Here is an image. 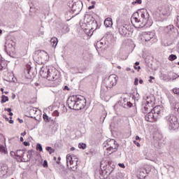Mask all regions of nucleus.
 Wrapping results in <instances>:
<instances>
[{"label": "nucleus", "mask_w": 179, "mask_h": 179, "mask_svg": "<svg viewBox=\"0 0 179 179\" xmlns=\"http://www.w3.org/2000/svg\"><path fill=\"white\" fill-rule=\"evenodd\" d=\"M131 22L134 27H149L152 24L149 20V13L145 9L138 10L131 17Z\"/></svg>", "instance_id": "1"}, {"label": "nucleus", "mask_w": 179, "mask_h": 179, "mask_svg": "<svg viewBox=\"0 0 179 179\" xmlns=\"http://www.w3.org/2000/svg\"><path fill=\"white\" fill-rule=\"evenodd\" d=\"M67 104L69 108L71 110H79L85 108L86 106V100L82 96L73 95L69 97Z\"/></svg>", "instance_id": "2"}, {"label": "nucleus", "mask_w": 179, "mask_h": 179, "mask_svg": "<svg viewBox=\"0 0 179 179\" xmlns=\"http://www.w3.org/2000/svg\"><path fill=\"white\" fill-rule=\"evenodd\" d=\"M40 73L43 78L46 76L48 80H57L59 78L58 70L54 67H43Z\"/></svg>", "instance_id": "3"}, {"label": "nucleus", "mask_w": 179, "mask_h": 179, "mask_svg": "<svg viewBox=\"0 0 179 179\" xmlns=\"http://www.w3.org/2000/svg\"><path fill=\"white\" fill-rule=\"evenodd\" d=\"M166 121L169 129H178V120L177 119V117L174 116V115L166 116Z\"/></svg>", "instance_id": "4"}, {"label": "nucleus", "mask_w": 179, "mask_h": 179, "mask_svg": "<svg viewBox=\"0 0 179 179\" xmlns=\"http://www.w3.org/2000/svg\"><path fill=\"white\" fill-rule=\"evenodd\" d=\"M153 106H155V102L152 101L150 96H147L146 99L143 102V113H149L153 110Z\"/></svg>", "instance_id": "5"}, {"label": "nucleus", "mask_w": 179, "mask_h": 179, "mask_svg": "<svg viewBox=\"0 0 179 179\" xmlns=\"http://www.w3.org/2000/svg\"><path fill=\"white\" fill-rule=\"evenodd\" d=\"M67 166L70 167V169H75L76 166H78V158L76 157L71 155L68 154L66 157Z\"/></svg>", "instance_id": "6"}, {"label": "nucleus", "mask_w": 179, "mask_h": 179, "mask_svg": "<svg viewBox=\"0 0 179 179\" xmlns=\"http://www.w3.org/2000/svg\"><path fill=\"white\" fill-rule=\"evenodd\" d=\"M117 80H118V77L117 75L112 74L108 77V83L106 84V87L111 88L117 85Z\"/></svg>", "instance_id": "7"}, {"label": "nucleus", "mask_w": 179, "mask_h": 179, "mask_svg": "<svg viewBox=\"0 0 179 179\" xmlns=\"http://www.w3.org/2000/svg\"><path fill=\"white\" fill-rule=\"evenodd\" d=\"M105 148H109L115 152L118 149V143H117V141L114 139L107 140Z\"/></svg>", "instance_id": "8"}, {"label": "nucleus", "mask_w": 179, "mask_h": 179, "mask_svg": "<svg viewBox=\"0 0 179 179\" xmlns=\"http://www.w3.org/2000/svg\"><path fill=\"white\" fill-rule=\"evenodd\" d=\"M145 120L148 122H156L157 121V115H155L152 111H150L145 115Z\"/></svg>", "instance_id": "9"}, {"label": "nucleus", "mask_w": 179, "mask_h": 179, "mask_svg": "<svg viewBox=\"0 0 179 179\" xmlns=\"http://www.w3.org/2000/svg\"><path fill=\"white\" fill-rule=\"evenodd\" d=\"M141 38L142 41H150V40L153 38V34L150 32H143L141 36Z\"/></svg>", "instance_id": "10"}, {"label": "nucleus", "mask_w": 179, "mask_h": 179, "mask_svg": "<svg viewBox=\"0 0 179 179\" xmlns=\"http://www.w3.org/2000/svg\"><path fill=\"white\" fill-rule=\"evenodd\" d=\"M8 174V166L6 164H0V177H3Z\"/></svg>", "instance_id": "11"}, {"label": "nucleus", "mask_w": 179, "mask_h": 179, "mask_svg": "<svg viewBox=\"0 0 179 179\" xmlns=\"http://www.w3.org/2000/svg\"><path fill=\"white\" fill-rule=\"evenodd\" d=\"M85 22H86V23H89L90 24V23H95V24H97V22L94 20L93 15L89 14L85 15Z\"/></svg>", "instance_id": "12"}, {"label": "nucleus", "mask_w": 179, "mask_h": 179, "mask_svg": "<svg viewBox=\"0 0 179 179\" xmlns=\"http://www.w3.org/2000/svg\"><path fill=\"white\" fill-rule=\"evenodd\" d=\"M162 106H157L154 107L151 111L157 117V115H159L160 113H162Z\"/></svg>", "instance_id": "13"}, {"label": "nucleus", "mask_w": 179, "mask_h": 179, "mask_svg": "<svg viewBox=\"0 0 179 179\" xmlns=\"http://www.w3.org/2000/svg\"><path fill=\"white\" fill-rule=\"evenodd\" d=\"M119 33L120 34H121V36H127V33H128V30H127V28H125V27L124 26H120L119 27Z\"/></svg>", "instance_id": "14"}, {"label": "nucleus", "mask_w": 179, "mask_h": 179, "mask_svg": "<svg viewBox=\"0 0 179 179\" xmlns=\"http://www.w3.org/2000/svg\"><path fill=\"white\" fill-rule=\"evenodd\" d=\"M104 24L106 27H111L113 26V19L108 17L104 21Z\"/></svg>", "instance_id": "15"}, {"label": "nucleus", "mask_w": 179, "mask_h": 179, "mask_svg": "<svg viewBox=\"0 0 179 179\" xmlns=\"http://www.w3.org/2000/svg\"><path fill=\"white\" fill-rule=\"evenodd\" d=\"M106 150L104 151V155L105 156H110V155H112V153H114L115 150H114L112 148H110V147H106Z\"/></svg>", "instance_id": "16"}, {"label": "nucleus", "mask_w": 179, "mask_h": 179, "mask_svg": "<svg viewBox=\"0 0 179 179\" xmlns=\"http://www.w3.org/2000/svg\"><path fill=\"white\" fill-rule=\"evenodd\" d=\"M50 44L52 47H57V45L58 44V38L56 37H53L50 40Z\"/></svg>", "instance_id": "17"}, {"label": "nucleus", "mask_w": 179, "mask_h": 179, "mask_svg": "<svg viewBox=\"0 0 179 179\" xmlns=\"http://www.w3.org/2000/svg\"><path fill=\"white\" fill-rule=\"evenodd\" d=\"M7 64L6 61H0V71H2V69H5L6 68Z\"/></svg>", "instance_id": "18"}, {"label": "nucleus", "mask_w": 179, "mask_h": 179, "mask_svg": "<svg viewBox=\"0 0 179 179\" xmlns=\"http://www.w3.org/2000/svg\"><path fill=\"white\" fill-rule=\"evenodd\" d=\"M6 101H9V98L7 96L2 95L1 96V104H3V103H6Z\"/></svg>", "instance_id": "19"}, {"label": "nucleus", "mask_w": 179, "mask_h": 179, "mask_svg": "<svg viewBox=\"0 0 179 179\" xmlns=\"http://www.w3.org/2000/svg\"><path fill=\"white\" fill-rule=\"evenodd\" d=\"M15 155L17 157H23V150H18L15 152Z\"/></svg>", "instance_id": "20"}, {"label": "nucleus", "mask_w": 179, "mask_h": 179, "mask_svg": "<svg viewBox=\"0 0 179 179\" xmlns=\"http://www.w3.org/2000/svg\"><path fill=\"white\" fill-rule=\"evenodd\" d=\"M0 153H3L4 155H6V153H8L6 148H5L3 145H0Z\"/></svg>", "instance_id": "21"}, {"label": "nucleus", "mask_w": 179, "mask_h": 179, "mask_svg": "<svg viewBox=\"0 0 179 179\" xmlns=\"http://www.w3.org/2000/svg\"><path fill=\"white\" fill-rule=\"evenodd\" d=\"M175 59H177V55H171L169 57V61H175Z\"/></svg>", "instance_id": "22"}, {"label": "nucleus", "mask_w": 179, "mask_h": 179, "mask_svg": "<svg viewBox=\"0 0 179 179\" xmlns=\"http://www.w3.org/2000/svg\"><path fill=\"white\" fill-rule=\"evenodd\" d=\"M78 148H79V149L85 150L87 148V146H86V144L81 143L78 144Z\"/></svg>", "instance_id": "23"}, {"label": "nucleus", "mask_w": 179, "mask_h": 179, "mask_svg": "<svg viewBox=\"0 0 179 179\" xmlns=\"http://www.w3.org/2000/svg\"><path fill=\"white\" fill-rule=\"evenodd\" d=\"M36 150H39V152H43V147L41 146V144L36 145Z\"/></svg>", "instance_id": "24"}, {"label": "nucleus", "mask_w": 179, "mask_h": 179, "mask_svg": "<svg viewBox=\"0 0 179 179\" xmlns=\"http://www.w3.org/2000/svg\"><path fill=\"white\" fill-rule=\"evenodd\" d=\"M139 62H136L135 63L134 69H137V71H139L141 69V66L139 65ZM138 66V67H137Z\"/></svg>", "instance_id": "25"}, {"label": "nucleus", "mask_w": 179, "mask_h": 179, "mask_svg": "<svg viewBox=\"0 0 179 179\" xmlns=\"http://www.w3.org/2000/svg\"><path fill=\"white\" fill-rule=\"evenodd\" d=\"M136 3H138V5H141L142 3V0H135V1L132 2L133 5H136Z\"/></svg>", "instance_id": "26"}, {"label": "nucleus", "mask_w": 179, "mask_h": 179, "mask_svg": "<svg viewBox=\"0 0 179 179\" xmlns=\"http://www.w3.org/2000/svg\"><path fill=\"white\" fill-rule=\"evenodd\" d=\"M173 92L174 94H178V96L179 95V88H174L173 90Z\"/></svg>", "instance_id": "27"}, {"label": "nucleus", "mask_w": 179, "mask_h": 179, "mask_svg": "<svg viewBox=\"0 0 179 179\" xmlns=\"http://www.w3.org/2000/svg\"><path fill=\"white\" fill-rule=\"evenodd\" d=\"M53 115H54L55 117H59V112H58V110H55V111L53 112Z\"/></svg>", "instance_id": "28"}, {"label": "nucleus", "mask_w": 179, "mask_h": 179, "mask_svg": "<svg viewBox=\"0 0 179 179\" xmlns=\"http://www.w3.org/2000/svg\"><path fill=\"white\" fill-rule=\"evenodd\" d=\"M134 145H136V146H137L138 148H141V144L137 142L136 141H134Z\"/></svg>", "instance_id": "29"}, {"label": "nucleus", "mask_w": 179, "mask_h": 179, "mask_svg": "<svg viewBox=\"0 0 179 179\" xmlns=\"http://www.w3.org/2000/svg\"><path fill=\"white\" fill-rule=\"evenodd\" d=\"M43 167H48V162H47V160L43 162Z\"/></svg>", "instance_id": "30"}, {"label": "nucleus", "mask_w": 179, "mask_h": 179, "mask_svg": "<svg viewBox=\"0 0 179 179\" xmlns=\"http://www.w3.org/2000/svg\"><path fill=\"white\" fill-rule=\"evenodd\" d=\"M23 144L24 145V146H30V143L27 142V141H24L23 143Z\"/></svg>", "instance_id": "31"}, {"label": "nucleus", "mask_w": 179, "mask_h": 179, "mask_svg": "<svg viewBox=\"0 0 179 179\" xmlns=\"http://www.w3.org/2000/svg\"><path fill=\"white\" fill-rule=\"evenodd\" d=\"M138 82H139V80H138V78H135L134 85H135L136 86H138Z\"/></svg>", "instance_id": "32"}, {"label": "nucleus", "mask_w": 179, "mask_h": 179, "mask_svg": "<svg viewBox=\"0 0 179 179\" xmlns=\"http://www.w3.org/2000/svg\"><path fill=\"white\" fill-rule=\"evenodd\" d=\"M4 111H8V113H10V111H12V109H10V108H5Z\"/></svg>", "instance_id": "33"}, {"label": "nucleus", "mask_w": 179, "mask_h": 179, "mask_svg": "<svg viewBox=\"0 0 179 179\" xmlns=\"http://www.w3.org/2000/svg\"><path fill=\"white\" fill-rule=\"evenodd\" d=\"M119 166L122 167V169H125V165L124 164H119Z\"/></svg>", "instance_id": "34"}, {"label": "nucleus", "mask_w": 179, "mask_h": 179, "mask_svg": "<svg viewBox=\"0 0 179 179\" xmlns=\"http://www.w3.org/2000/svg\"><path fill=\"white\" fill-rule=\"evenodd\" d=\"M5 47H6V48H10V46H9V42L7 41V42L6 43Z\"/></svg>", "instance_id": "35"}, {"label": "nucleus", "mask_w": 179, "mask_h": 179, "mask_svg": "<svg viewBox=\"0 0 179 179\" xmlns=\"http://www.w3.org/2000/svg\"><path fill=\"white\" fill-rule=\"evenodd\" d=\"M136 141H139V142H141V138L138 136H136Z\"/></svg>", "instance_id": "36"}, {"label": "nucleus", "mask_w": 179, "mask_h": 179, "mask_svg": "<svg viewBox=\"0 0 179 179\" xmlns=\"http://www.w3.org/2000/svg\"><path fill=\"white\" fill-rule=\"evenodd\" d=\"M10 120H8L9 121V124H13V120H12V116L11 117H10Z\"/></svg>", "instance_id": "37"}, {"label": "nucleus", "mask_w": 179, "mask_h": 179, "mask_svg": "<svg viewBox=\"0 0 179 179\" xmlns=\"http://www.w3.org/2000/svg\"><path fill=\"white\" fill-rule=\"evenodd\" d=\"M152 79H155V77L150 76L149 82H150V83H152Z\"/></svg>", "instance_id": "38"}, {"label": "nucleus", "mask_w": 179, "mask_h": 179, "mask_svg": "<svg viewBox=\"0 0 179 179\" xmlns=\"http://www.w3.org/2000/svg\"><path fill=\"white\" fill-rule=\"evenodd\" d=\"M88 9L91 10V9H94V5L89 6Z\"/></svg>", "instance_id": "39"}, {"label": "nucleus", "mask_w": 179, "mask_h": 179, "mask_svg": "<svg viewBox=\"0 0 179 179\" xmlns=\"http://www.w3.org/2000/svg\"><path fill=\"white\" fill-rule=\"evenodd\" d=\"M3 118L6 120V121H9V118H8L7 117H6V115H3Z\"/></svg>", "instance_id": "40"}, {"label": "nucleus", "mask_w": 179, "mask_h": 179, "mask_svg": "<svg viewBox=\"0 0 179 179\" xmlns=\"http://www.w3.org/2000/svg\"><path fill=\"white\" fill-rule=\"evenodd\" d=\"M46 150H48V152H50V150H52V148H51L50 147H48Z\"/></svg>", "instance_id": "41"}, {"label": "nucleus", "mask_w": 179, "mask_h": 179, "mask_svg": "<svg viewBox=\"0 0 179 179\" xmlns=\"http://www.w3.org/2000/svg\"><path fill=\"white\" fill-rule=\"evenodd\" d=\"M177 27H178L179 29V18H178V20H177Z\"/></svg>", "instance_id": "42"}, {"label": "nucleus", "mask_w": 179, "mask_h": 179, "mask_svg": "<svg viewBox=\"0 0 179 179\" xmlns=\"http://www.w3.org/2000/svg\"><path fill=\"white\" fill-rule=\"evenodd\" d=\"M22 136H24L26 135V131H24L23 133L21 134Z\"/></svg>", "instance_id": "43"}, {"label": "nucleus", "mask_w": 179, "mask_h": 179, "mask_svg": "<svg viewBox=\"0 0 179 179\" xmlns=\"http://www.w3.org/2000/svg\"><path fill=\"white\" fill-rule=\"evenodd\" d=\"M139 83H140L141 85H142V84L143 83V80H139Z\"/></svg>", "instance_id": "44"}, {"label": "nucleus", "mask_w": 179, "mask_h": 179, "mask_svg": "<svg viewBox=\"0 0 179 179\" xmlns=\"http://www.w3.org/2000/svg\"><path fill=\"white\" fill-rule=\"evenodd\" d=\"M9 115H10V117H12V115H13V113L9 112Z\"/></svg>", "instance_id": "45"}, {"label": "nucleus", "mask_w": 179, "mask_h": 179, "mask_svg": "<svg viewBox=\"0 0 179 179\" xmlns=\"http://www.w3.org/2000/svg\"><path fill=\"white\" fill-rule=\"evenodd\" d=\"M20 141H21V142H23V141H24V140L23 139V137H20Z\"/></svg>", "instance_id": "46"}, {"label": "nucleus", "mask_w": 179, "mask_h": 179, "mask_svg": "<svg viewBox=\"0 0 179 179\" xmlns=\"http://www.w3.org/2000/svg\"><path fill=\"white\" fill-rule=\"evenodd\" d=\"M4 93H5V94H9V92H8V91L4 92Z\"/></svg>", "instance_id": "47"}, {"label": "nucleus", "mask_w": 179, "mask_h": 179, "mask_svg": "<svg viewBox=\"0 0 179 179\" xmlns=\"http://www.w3.org/2000/svg\"><path fill=\"white\" fill-rule=\"evenodd\" d=\"M71 151L75 150V148L72 147V148H71Z\"/></svg>", "instance_id": "48"}, {"label": "nucleus", "mask_w": 179, "mask_h": 179, "mask_svg": "<svg viewBox=\"0 0 179 179\" xmlns=\"http://www.w3.org/2000/svg\"><path fill=\"white\" fill-rule=\"evenodd\" d=\"M167 29H170V30H171V26L167 27Z\"/></svg>", "instance_id": "49"}, {"label": "nucleus", "mask_w": 179, "mask_h": 179, "mask_svg": "<svg viewBox=\"0 0 179 179\" xmlns=\"http://www.w3.org/2000/svg\"><path fill=\"white\" fill-rule=\"evenodd\" d=\"M1 92L3 93V88H1Z\"/></svg>", "instance_id": "50"}, {"label": "nucleus", "mask_w": 179, "mask_h": 179, "mask_svg": "<svg viewBox=\"0 0 179 179\" xmlns=\"http://www.w3.org/2000/svg\"><path fill=\"white\" fill-rule=\"evenodd\" d=\"M92 3H93V5H94V3H96V1H92Z\"/></svg>", "instance_id": "51"}, {"label": "nucleus", "mask_w": 179, "mask_h": 179, "mask_svg": "<svg viewBox=\"0 0 179 179\" xmlns=\"http://www.w3.org/2000/svg\"><path fill=\"white\" fill-rule=\"evenodd\" d=\"M47 115H43V118H46Z\"/></svg>", "instance_id": "52"}, {"label": "nucleus", "mask_w": 179, "mask_h": 179, "mask_svg": "<svg viewBox=\"0 0 179 179\" xmlns=\"http://www.w3.org/2000/svg\"><path fill=\"white\" fill-rule=\"evenodd\" d=\"M0 34H2V30L0 29Z\"/></svg>", "instance_id": "53"}, {"label": "nucleus", "mask_w": 179, "mask_h": 179, "mask_svg": "<svg viewBox=\"0 0 179 179\" xmlns=\"http://www.w3.org/2000/svg\"><path fill=\"white\" fill-rule=\"evenodd\" d=\"M117 69H121V66H117Z\"/></svg>", "instance_id": "54"}, {"label": "nucleus", "mask_w": 179, "mask_h": 179, "mask_svg": "<svg viewBox=\"0 0 179 179\" xmlns=\"http://www.w3.org/2000/svg\"><path fill=\"white\" fill-rule=\"evenodd\" d=\"M15 94H13V99H15Z\"/></svg>", "instance_id": "55"}, {"label": "nucleus", "mask_w": 179, "mask_h": 179, "mask_svg": "<svg viewBox=\"0 0 179 179\" xmlns=\"http://www.w3.org/2000/svg\"><path fill=\"white\" fill-rule=\"evenodd\" d=\"M67 87H68V86H66V87H65V89H67Z\"/></svg>", "instance_id": "56"}, {"label": "nucleus", "mask_w": 179, "mask_h": 179, "mask_svg": "<svg viewBox=\"0 0 179 179\" xmlns=\"http://www.w3.org/2000/svg\"><path fill=\"white\" fill-rule=\"evenodd\" d=\"M20 122H23V120H20Z\"/></svg>", "instance_id": "57"}, {"label": "nucleus", "mask_w": 179, "mask_h": 179, "mask_svg": "<svg viewBox=\"0 0 179 179\" xmlns=\"http://www.w3.org/2000/svg\"><path fill=\"white\" fill-rule=\"evenodd\" d=\"M20 122H23V120H20Z\"/></svg>", "instance_id": "58"}, {"label": "nucleus", "mask_w": 179, "mask_h": 179, "mask_svg": "<svg viewBox=\"0 0 179 179\" xmlns=\"http://www.w3.org/2000/svg\"><path fill=\"white\" fill-rule=\"evenodd\" d=\"M20 122H23V120H20Z\"/></svg>", "instance_id": "59"}, {"label": "nucleus", "mask_w": 179, "mask_h": 179, "mask_svg": "<svg viewBox=\"0 0 179 179\" xmlns=\"http://www.w3.org/2000/svg\"><path fill=\"white\" fill-rule=\"evenodd\" d=\"M88 1V2H90V0H87Z\"/></svg>", "instance_id": "60"}, {"label": "nucleus", "mask_w": 179, "mask_h": 179, "mask_svg": "<svg viewBox=\"0 0 179 179\" xmlns=\"http://www.w3.org/2000/svg\"><path fill=\"white\" fill-rule=\"evenodd\" d=\"M178 65H179V62H178Z\"/></svg>", "instance_id": "61"}]
</instances>
